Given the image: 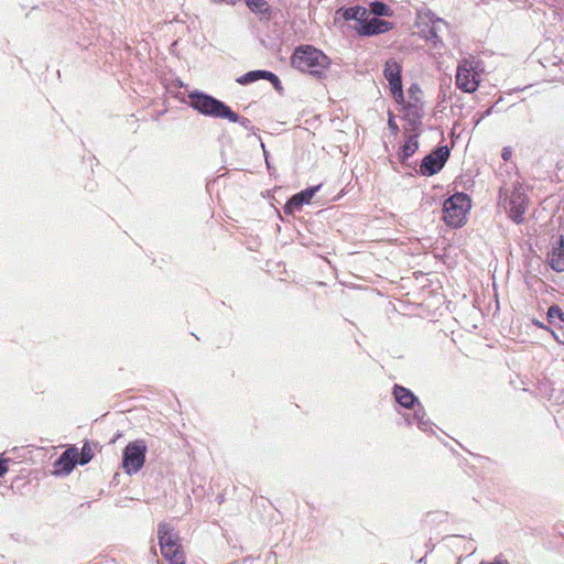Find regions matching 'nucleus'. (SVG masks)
<instances>
[{
  "label": "nucleus",
  "mask_w": 564,
  "mask_h": 564,
  "mask_svg": "<svg viewBox=\"0 0 564 564\" xmlns=\"http://www.w3.org/2000/svg\"><path fill=\"white\" fill-rule=\"evenodd\" d=\"M291 65L315 76H321L329 65V58L312 45H301L291 56Z\"/></svg>",
  "instance_id": "f257e3e1"
},
{
  "label": "nucleus",
  "mask_w": 564,
  "mask_h": 564,
  "mask_svg": "<svg viewBox=\"0 0 564 564\" xmlns=\"http://www.w3.org/2000/svg\"><path fill=\"white\" fill-rule=\"evenodd\" d=\"M484 72V63L474 56L465 57L458 62L455 83L464 93H475L480 84V74Z\"/></svg>",
  "instance_id": "f03ea898"
},
{
  "label": "nucleus",
  "mask_w": 564,
  "mask_h": 564,
  "mask_svg": "<svg viewBox=\"0 0 564 564\" xmlns=\"http://www.w3.org/2000/svg\"><path fill=\"white\" fill-rule=\"evenodd\" d=\"M188 98L189 107L205 117L226 119L230 115L228 105L202 90H192Z\"/></svg>",
  "instance_id": "7ed1b4c3"
},
{
  "label": "nucleus",
  "mask_w": 564,
  "mask_h": 564,
  "mask_svg": "<svg viewBox=\"0 0 564 564\" xmlns=\"http://www.w3.org/2000/svg\"><path fill=\"white\" fill-rule=\"evenodd\" d=\"M470 198L465 193H455L443 204V220L453 228H459L466 223V215L470 209Z\"/></svg>",
  "instance_id": "20e7f679"
},
{
  "label": "nucleus",
  "mask_w": 564,
  "mask_h": 564,
  "mask_svg": "<svg viewBox=\"0 0 564 564\" xmlns=\"http://www.w3.org/2000/svg\"><path fill=\"white\" fill-rule=\"evenodd\" d=\"M499 205L505 208L510 219L516 224H522L528 205V196L521 186H514L509 194L507 189H499Z\"/></svg>",
  "instance_id": "39448f33"
},
{
  "label": "nucleus",
  "mask_w": 564,
  "mask_h": 564,
  "mask_svg": "<svg viewBox=\"0 0 564 564\" xmlns=\"http://www.w3.org/2000/svg\"><path fill=\"white\" fill-rule=\"evenodd\" d=\"M367 10L360 6H355V21L358 22L355 25V32L360 36H372L386 33L393 28V23L382 20L380 18L372 17L366 18Z\"/></svg>",
  "instance_id": "423d86ee"
},
{
  "label": "nucleus",
  "mask_w": 564,
  "mask_h": 564,
  "mask_svg": "<svg viewBox=\"0 0 564 564\" xmlns=\"http://www.w3.org/2000/svg\"><path fill=\"white\" fill-rule=\"evenodd\" d=\"M147 444L143 440L129 443L123 449L122 465L127 474H137L144 465Z\"/></svg>",
  "instance_id": "0eeeda50"
},
{
  "label": "nucleus",
  "mask_w": 564,
  "mask_h": 564,
  "mask_svg": "<svg viewBox=\"0 0 564 564\" xmlns=\"http://www.w3.org/2000/svg\"><path fill=\"white\" fill-rule=\"evenodd\" d=\"M393 397L394 400L405 409L414 410V419L416 423H426L424 421L426 413L422 404L419 402V399L415 394L408 388L394 384L393 386Z\"/></svg>",
  "instance_id": "6e6552de"
},
{
  "label": "nucleus",
  "mask_w": 564,
  "mask_h": 564,
  "mask_svg": "<svg viewBox=\"0 0 564 564\" xmlns=\"http://www.w3.org/2000/svg\"><path fill=\"white\" fill-rule=\"evenodd\" d=\"M451 150L447 145H441L425 155L420 165V173L424 176H432L438 173L447 162Z\"/></svg>",
  "instance_id": "1a4fd4ad"
},
{
  "label": "nucleus",
  "mask_w": 564,
  "mask_h": 564,
  "mask_svg": "<svg viewBox=\"0 0 564 564\" xmlns=\"http://www.w3.org/2000/svg\"><path fill=\"white\" fill-rule=\"evenodd\" d=\"M384 78L389 82L391 94L398 104L404 102V94L402 89L401 65L393 58L384 64Z\"/></svg>",
  "instance_id": "9d476101"
},
{
  "label": "nucleus",
  "mask_w": 564,
  "mask_h": 564,
  "mask_svg": "<svg viewBox=\"0 0 564 564\" xmlns=\"http://www.w3.org/2000/svg\"><path fill=\"white\" fill-rule=\"evenodd\" d=\"M403 119L406 121L412 132H419V127L422 124L424 116L423 104L419 98L415 101L408 102L403 108Z\"/></svg>",
  "instance_id": "9b49d317"
},
{
  "label": "nucleus",
  "mask_w": 564,
  "mask_h": 564,
  "mask_svg": "<svg viewBox=\"0 0 564 564\" xmlns=\"http://www.w3.org/2000/svg\"><path fill=\"white\" fill-rule=\"evenodd\" d=\"M321 185L308 187L300 193L293 195L284 206L285 214H293L301 210L303 205L308 204L315 193L319 189Z\"/></svg>",
  "instance_id": "f8f14e48"
},
{
  "label": "nucleus",
  "mask_w": 564,
  "mask_h": 564,
  "mask_svg": "<svg viewBox=\"0 0 564 564\" xmlns=\"http://www.w3.org/2000/svg\"><path fill=\"white\" fill-rule=\"evenodd\" d=\"M78 449L76 447L67 448L63 454L55 460L54 467L56 474L68 475L74 467L78 464Z\"/></svg>",
  "instance_id": "ddd939ff"
},
{
  "label": "nucleus",
  "mask_w": 564,
  "mask_h": 564,
  "mask_svg": "<svg viewBox=\"0 0 564 564\" xmlns=\"http://www.w3.org/2000/svg\"><path fill=\"white\" fill-rule=\"evenodd\" d=\"M163 557L170 564H185V554L181 544H160Z\"/></svg>",
  "instance_id": "4468645a"
},
{
  "label": "nucleus",
  "mask_w": 564,
  "mask_h": 564,
  "mask_svg": "<svg viewBox=\"0 0 564 564\" xmlns=\"http://www.w3.org/2000/svg\"><path fill=\"white\" fill-rule=\"evenodd\" d=\"M419 137H420L419 132H413L405 139L404 144L402 147H400L397 155H398V160L402 164H405L408 159H410L417 151Z\"/></svg>",
  "instance_id": "2eb2a0df"
},
{
  "label": "nucleus",
  "mask_w": 564,
  "mask_h": 564,
  "mask_svg": "<svg viewBox=\"0 0 564 564\" xmlns=\"http://www.w3.org/2000/svg\"><path fill=\"white\" fill-rule=\"evenodd\" d=\"M549 263L551 268L556 272L564 271V236L561 235L556 246L553 247L551 254L549 256Z\"/></svg>",
  "instance_id": "dca6fc26"
},
{
  "label": "nucleus",
  "mask_w": 564,
  "mask_h": 564,
  "mask_svg": "<svg viewBox=\"0 0 564 564\" xmlns=\"http://www.w3.org/2000/svg\"><path fill=\"white\" fill-rule=\"evenodd\" d=\"M158 538H159V544H181L178 534L174 531V529L165 523L162 522L159 524L158 528Z\"/></svg>",
  "instance_id": "f3484780"
},
{
  "label": "nucleus",
  "mask_w": 564,
  "mask_h": 564,
  "mask_svg": "<svg viewBox=\"0 0 564 564\" xmlns=\"http://www.w3.org/2000/svg\"><path fill=\"white\" fill-rule=\"evenodd\" d=\"M248 8L259 15L260 20H270L272 9L265 0H246Z\"/></svg>",
  "instance_id": "a211bd4d"
},
{
  "label": "nucleus",
  "mask_w": 564,
  "mask_h": 564,
  "mask_svg": "<svg viewBox=\"0 0 564 564\" xmlns=\"http://www.w3.org/2000/svg\"><path fill=\"white\" fill-rule=\"evenodd\" d=\"M352 20V7L340 8L336 11L334 17V24L340 29L343 33H346L350 29L349 21Z\"/></svg>",
  "instance_id": "6ab92c4d"
},
{
  "label": "nucleus",
  "mask_w": 564,
  "mask_h": 564,
  "mask_svg": "<svg viewBox=\"0 0 564 564\" xmlns=\"http://www.w3.org/2000/svg\"><path fill=\"white\" fill-rule=\"evenodd\" d=\"M269 70L257 69L250 70L236 79L239 85L246 86L252 84L259 79H265Z\"/></svg>",
  "instance_id": "aec40b11"
},
{
  "label": "nucleus",
  "mask_w": 564,
  "mask_h": 564,
  "mask_svg": "<svg viewBox=\"0 0 564 564\" xmlns=\"http://www.w3.org/2000/svg\"><path fill=\"white\" fill-rule=\"evenodd\" d=\"M369 7H370V12L376 18L391 17L393 14V11L391 10V8L382 1H378V0L372 1Z\"/></svg>",
  "instance_id": "412c9836"
},
{
  "label": "nucleus",
  "mask_w": 564,
  "mask_h": 564,
  "mask_svg": "<svg viewBox=\"0 0 564 564\" xmlns=\"http://www.w3.org/2000/svg\"><path fill=\"white\" fill-rule=\"evenodd\" d=\"M229 113L230 115L226 117V120H228L230 122H237V123H239L242 128H245L248 131H251L253 129V126H252L250 119H248L246 117H242V116H239L231 108L229 110Z\"/></svg>",
  "instance_id": "4be33fe9"
},
{
  "label": "nucleus",
  "mask_w": 564,
  "mask_h": 564,
  "mask_svg": "<svg viewBox=\"0 0 564 564\" xmlns=\"http://www.w3.org/2000/svg\"><path fill=\"white\" fill-rule=\"evenodd\" d=\"M93 456H94V452H93L89 443L86 442L84 444V446L82 447L80 453L78 452V457H77L78 465L83 466V465L88 464L91 460Z\"/></svg>",
  "instance_id": "5701e85b"
},
{
  "label": "nucleus",
  "mask_w": 564,
  "mask_h": 564,
  "mask_svg": "<svg viewBox=\"0 0 564 564\" xmlns=\"http://www.w3.org/2000/svg\"><path fill=\"white\" fill-rule=\"evenodd\" d=\"M546 317H547V321L549 323H554L555 319H560L561 322L564 323V312L562 311V308L558 306V305H551L549 308H547V313H546Z\"/></svg>",
  "instance_id": "b1692460"
},
{
  "label": "nucleus",
  "mask_w": 564,
  "mask_h": 564,
  "mask_svg": "<svg viewBox=\"0 0 564 564\" xmlns=\"http://www.w3.org/2000/svg\"><path fill=\"white\" fill-rule=\"evenodd\" d=\"M444 24L445 22L442 19H438L436 22L433 23V25L429 29L426 39L429 41H432L435 45L441 42V37L438 35L440 25Z\"/></svg>",
  "instance_id": "393cba45"
},
{
  "label": "nucleus",
  "mask_w": 564,
  "mask_h": 564,
  "mask_svg": "<svg viewBox=\"0 0 564 564\" xmlns=\"http://www.w3.org/2000/svg\"><path fill=\"white\" fill-rule=\"evenodd\" d=\"M388 116H389V118H388V128H389L391 134L395 137V135H398V133L400 131L399 126L395 122L394 116H393V113L391 111L388 112Z\"/></svg>",
  "instance_id": "a878e982"
},
{
  "label": "nucleus",
  "mask_w": 564,
  "mask_h": 564,
  "mask_svg": "<svg viewBox=\"0 0 564 564\" xmlns=\"http://www.w3.org/2000/svg\"><path fill=\"white\" fill-rule=\"evenodd\" d=\"M265 80L270 82L273 85V87H274V89L276 91H281L283 89L281 80L279 79V77L274 73H272L270 70L268 73V76H267Z\"/></svg>",
  "instance_id": "bb28decb"
},
{
  "label": "nucleus",
  "mask_w": 564,
  "mask_h": 564,
  "mask_svg": "<svg viewBox=\"0 0 564 564\" xmlns=\"http://www.w3.org/2000/svg\"><path fill=\"white\" fill-rule=\"evenodd\" d=\"M265 80L270 82L273 85V87H274V89L276 91H281L283 89L281 80L279 79V77L274 73H272L270 70L268 73V76H267Z\"/></svg>",
  "instance_id": "cd10ccee"
},
{
  "label": "nucleus",
  "mask_w": 564,
  "mask_h": 564,
  "mask_svg": "<svg viewBox=\"0 0 564 564\" xmlns=\"http://www.w3.org/2000/svg\"><path fill=\"white\" fill-rule=\"evenodd\" d=\"M9 458H0V477H3L8 473Z\"/></svg>",
  "instance_id": "c85d7f7f"
},
{
  "label": "nucleus",
  "mask_w": 564,
  "mask_h": 564,
  "mask_svg": "<svg viewBox=\"0 0 564 564\" xmlns=\"http://www.w3.org/2000/svg\"><path fill=\"white\" fill-rule=\"evenodd\" d=\"M501 156L505 161H508L511 158V149L510 148H503Z\"/></svg>",
  "instance_id": "c756f323"
},
{
  "label": "nucleus",
  "mask_w": 564,
  "mask_h": 564,
  "mask_svg": "<svg viewBox=\"0 0 564 564\" xmlns=\"http://www.w3.org/2000/svg\"><path fill=\"white\" fill-rule=\"evenodd\" d=\"M409 93L411 95V98H413L415 100L416 97H414V94L416 93H420V88L417 85L413 84L410 89H409Z\"/></svg>",
  "instance_id": "7c9ffc66"
},
{
  "label": "nucleus",
  "mask_w": 564,
  "mask_h": 564,
  "mask_svg": "<svg viewBox=\"0 0 564 564\" xmlns=\"http://www.w3.org/2000/svg\"><path fill=\"white\" fill-rule=\"evenodd\" d=\"M480 564H508L507 561L496 557L492 562H480Z\"/></svg>",
  "instance_id": "2f4dec72"
},
{
  "label": "nucleus",
  "mask_w": 564,
  "mask_h": 564,
  "mask_svg": "<svg viewBox=\"0 0 564 564\" xmlns=\"http://www.w3.org/2000/svg\"><path fill=\"white\" fill-rule=\"evenodd\" d=\"M494 111V106H491L490 108H488L485 112L481 113V116L479 117L477 123L482 120L484 118H486L487 116L491 115Z\"/></svg>",
  "instance_id": "473e14b6"
},
{
  "label": "nucleus",
  "mask_w": 564,
  "mask_h": 564,
  "mask_svg": "<svg viewBox=\"0 0 564 564\" xmlns=\"http://www.w3.org/2000/svg\"><path fill=\"white\" fill-rule=\"evenodd\" d=\"M533 324H534V325H536V326H538V327H540V328L547 329V327H546L543 323H541V322H539V321H535V319H534V321H533Z\"/></svg>",
  "instance_id": "72a5a7b5"
},
{
  "label": "nucleus",
  "mask_w": 564,
  "mask_h": 564,
  "mask_svg": "<svg viewBox=\"0 0 564 564\" xmlns=\"http://www.w3.org/2000/svg\"><path fill=\"white\" fill-rule=\"evenodd\" d=\"M552 335L558 344H563V341L560 339V336H557L554 332H552Z\"/></svg>",
  "instance_id": "f704fd0d"
},
{
  "label": "nucleus",
  "mask_w": 564,
  "mask_h": 564,
  "mask_svg": "<svg viewBox=\"0 0 564 564\" xmlns=\"http://www.w3.org/2000/svg\"><path fill=\"white\" fill-rule=\"evenodd\" d=\"M265 164H267V167L269 170V172L271 171L272 166H271V161H269V158H267L265 160Z\"/></svg>",
  "instance_id": "c9c22d12"
},
{
  "label": "nucleus",
  "mask_w": 564,
  "mask_h": 564,
  "mask_svg": "<svg viewBox=\"0 0 564 564\" xmlns=\"http://www.w3.org/2000/svg\"><path fill=\"white\" fill-rule=\"evenodd\" d=\"M261 147L263 149L264 159L267 160V158H269V154H268L263 143L261 144Z\"/></svg>",
  "instance_id": "e433bc0d"
}]
</instances>
